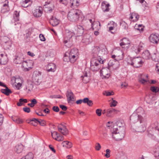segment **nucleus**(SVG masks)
Listing matches in <instances>:
<instances>
[{
  "label": "nucleus",
  "instance_id": "nucleus-1",
  "mask_svg": "<svg viewBox=\"0 0 159 159\" xmlns=\"http://www.w3.org/2000/svg\"><path fill=\"white\" fill-rule=\"evenodd\" d=\"M144 115V110L139 107L137 109L136 112L134 113L130 116V120L131 124L133 125H131L133 131L142 132L146 130L147 120L143 117Z\"/></svg>",
  "mask_w": 159,
  "mask_h": 159
},
{
  "label": "nucleus",
  "instance_id": "nucleus-2",
  "mask_svg": "<svg viewBox=\"0 0 159 159\" xmlns=\"http://www.w3.org/2000/svg\"><path fill=\"white\" fill-rule=\"evenodd\" d=\"M106 51L104 48L101 49L98 46H95L93 49V58L91 61L90 69L93 71H97L101 67V64L103 63L102 57L105 54Z\"/></svg>",
  "mask_w": 159,
  "mask_h": 159
},
{
  "label": "nucleus",
  "instance_id": "nucleus-3",
  "mask_svg": "<svg viewBox=\"0 0 159 159\" xmlns=\"http://www.w3.org/2000/svg\"><path fill=\"white\" fill-rule=\"evenodd\" d=\"M81 13L80 11L78 9L71 10L68 14L67 18L70 21L76 22L79 20Z\"/></svg>",
  "mask_w": 159,
  "mask_h": 159
},
{
  "label": "nucleus",
  "instance_id": "nucleus-4",
  "mask_svg": "<svg viewBox=\"0 0 159 159\" xmlns=\"http://www.w3.org/2000/svg\"><path fill=\"white\" fill-rule=\"evenodd\" d=\"M24 56L21 53H18L15 57L14 59V62L16 64H20L22 63V66L24 67H26L27 66L29 67L28 63L30 61L27 62L24 61Z\"/></svg>",
  "mask_w": 159,
  "mask_h": 159
},
{
  "label": "nucleus",
  "instance_id": "nucleus-5",
  "mask_svg": "<svg viewBox=\"0 0 159 159\" xmlns=\"http://www.w3.org/2000/svg\"><path fill=\"white\" fill-rule=\"evenodd\" d=\"M56 3L55 0H48L45 2L43 6V8L45 12H51L55 8Z\"/></svg>",
  "mask_w": 159,
  "mask_h": 159
},
{
  "label": "nucleus",
  "instance_id": "nucleus-6",
  "mask_svg": "<svg viewBox=\"0 0 159 159\" xmlns=\"http://www.w3.org/2000/svg\"><path fill=\"white\" fill-rule=\"evenodd\" d=\"M127 62L128 64L136 68L142 66L143 63L141 58L139 57L127 60Z\"/></svg>",
  "mask_w": 159,
  "mask_h": 159
},
{
  "label": "nucleus",
  "instance_id": "nucleus-7",
  "mask_svg": "<svg viewBox=\"0 0 159 159\" xmlns=\"http://www.w3.org/2000/svg\"><path fill=\"white\" fill-rule=\"evenodd\" d=\"M125 131L121 130H112V136L113 139L116 141H120L123 139L125 136Z\"/></svg>",
  "mask_w": 159,
  "mask_h": 159
},
{
  "label": "nucleus",
  "instance_id": "nucleus-8",
  "mask_svg": "<svg viewBox=\"0 0 159 159\" xmlns=\"http://www.w3.org/2000/svg\"><path fill=\"white\" fill-rule=\"evenodd\" d=\"M42 78L41 72L38 71H35L34 72L32 79L33 82L35 84H39L42 81Z\"/></svg>",
  "mask_w": 159,
  "mask_h": 159
},
{
  "label": "nucleus",
  "instance_id": "nucleus-9",
  "mask_svg": "<svg viewBox=\"0 0 159 159\" xmlns=\"http://www.w3.org/2000/svg\"><path fill=\"white\" fill-rule=\"evenodd\" d=\"M125 124L123 120H118L114 124L112 127L113 130H115V131L118 130H119L122 131H125Z\"/></svg>",
  "mask_w": 159,
  "mask_h": 159
},
{
  "label": "nucleus",
  "instance_id": "nucleus-10",
  "mask_svg": "<svg viewBox=\"0 0 159 159\" xmlns=\"http://www.w3.org/2000/svg\"><path fill=\"white\" fill-rule=\"evenodd\" d=\"M2 45L5 49H9L11 46V42L9 38L6 36H4L1 39Z\"/></svg>",
  "mask_w": 159,
  "mask_h": 159
},
{
  "label": "nucleus",
  "instance_id": "nucleus-11",
  "mask_svg": "<svg viewBox=\"0 0 159 159\" xmlns=\"http://www.w3.org/2000/svg\"><path fill=\"white\" fill-rule=\"evenodd\" d=\"M153 129V131L154 132L157 131L155 132V134L157 133V135H156L157 138V139L158 141L159 142V124L157 122H156L152 124L149 127L148 129V131H150L151 129Z\"/></svg>",
  "mask_w": 159,
  "mask_h": 159
},
{
  "label": "nucleus",
  "instance_id": "nucleus-12",
  "mask_svg": "<svg viewBox=\"0 0 159 159\" xmlns=\"http://www.w3.org/2000/svg\"><path fill=\"white\" fill-rule=\"evenodd\" d=\"M149 40L153 43H157L159 40V35L157 33L152 34L149 37Z\"/></svg>",
  "mask_w": 159,
  "mask_h": 159
},
{
  "label": "nucleus",
  "instance_id": "nucleus-13",
  "mask_svg": "<svg viewBox=\"0 0 159 159\" xmlns=\"http://www.w3.org/2000/svg\"><path fill=\"white\" fill-rule=\"evenodd\" d=\"M110 70L108 68H102L100 71L101 75L105 78H108L110 77Z\"/></svg>",
  "mask_w": 159,
  "mask_h": 159
},
{
  "label": "nucleus",
  "instance_id": "nucleus-14",
  "mask_svg": "<svg viewBox=\"0 0 159 159\" xmlns=\"http://www.w3.org/2000/svg\"><path fill=\"white\" fill-rule=\"evenodd\" d=\"M148 76L146 74H140L139 77V81L143 84H145L146 83L149 81Z\"/></svg>",
  "mask_w": 159,
  "mask_h": 159
},
{
  "label": "nucleus",
  "instance_id": "nucleus-15",
  "mask_svg": "<svg viewBox=\"0 0 159 159\" xmlns=\"http://www.w3.org/2000/svg\"><path fill=\"white\" fill-rule=\"evenodd\" d=\"M43 12L42 7H39L38 9H36L33 11V15L35 17H39L41 16Z\"/></svg>",
  "mask_w": 159,
  "mask_h": 159
},
{
  "label": "nucleus",
  "instance_id": "nucleus-16",
  "mask_svg": "<svg viewBox=\"0 0 159 159\" xmlns=\"http://www.w3.org/2000/svg\"><path fill=\"white\" fill-rule=\"evenodd\" d=\"M74 28L78 36L82 35L84 32V28L80 25H77Z\"/></svg>",
  "mask_w": 159,
  "mask_h": 159
},
{
  "label": "nucleus",
  "instance_id": "nucleus-17",
  "mask_svg": "<svg viewBox=\"0 0 159 159\" xmlns=\"http://www.w3.org/2000/svg\"><path fill=\"white\" fill-rule=\"evenodd\" d=\"M66 95L68 102L69 103L71 101H74V95L71 91H67Z\"/></svg>",
  "mask_w": 159,
  "mask_h": 159
},
{
  "label": "nucleus",
  "instance_id": "nucleus-18",
  "mask_svg": "<svg viewBox=\"0 0 159 159\" xmlns=\"http://www.w3.org/2000/svg\"><path fill=\"white\" fill-rule=\"evenodd\" d=\"M63 127H61L60 125L58 127V131L60 132L63 135H66L68 134V131L65 126L61 124Z\"/></svg>",
  "mask_w": 159,
  "mask_h": 159
},
{
  "label": "nucleus",
  "instance_id": "nucleus-19",
  "mask_svg": "<svg viewBox=\"0 0 159 159\" xmlns=\"http://www.w3.org/2000/svg\"><path fill=\"white\" fill-rule=\"evenodd\" d=\"M56 70V65L52 63L48 64L47 67V70L48 72H54Z\"/></svg>",
  "mask_w": 159,
  "mask_h": 159
},
{
  "label": "nucleus",
  "instance_id": "nucleus-20",
  "mask_svg": "<svg viewBox=\"0 0 159 159\" xmlns=\"http://www.w3.org/2000/svg\"><path fill=\"white\" fill-rule=\"evenodd\" d=\"M8 61L7 57L6 55L4 56L3 54H1L0 55V64L2 65L6 64Z\"/></svg>",
  "mask_w": 159,
  "mask_h": 159
},
{
  "label": "nucleus",
  "instance_id": "nucleus-21",
  "mask_svg": "<svg viewBox=\"0 0 159 159\" xmlns=\"http://www.w3.org/2000/svg\"><path fill=\"white\" fill-rule=\"evenodd\" d=\"M20 4L22 7L26 8L31 6L32 2L31 0H25L21 2Z\"/></svg>",
  "mask_w": 159,
  "mask_h": 159
},
{
  "label": "nucleus",
  "instance_id": "nucleus-22",
  "mask_svg": "<svg viewBox=\"0 0 159 159\" xmlns=\"http://www.w3.org/2000/svg\"><path fill=\"white\" fill-rule=\"evenodd\" d=\"M121 41L122 42L120 43V45L122 48H125L128 46L129 43L126 38H123Z\"/></svg>",
  "mask_w": 159,
  "mask_h": 159
},
{
  "label": "nucleus",
  "instance_id": "nucleus-23",
  "mask_svg": "<svg viewBox=\"0 0 159 159\" xmlns=\"http://www.w3.org/2000/svg\"><path fill=\"white\" fill-rule=\"evenodd\" d=\"M34 84L33 82L30 80H27V83L26 85L25 88V90H28L29 91H31L33 89Z\"/></svg>",
  "mask_w": 159,
  "mask_h": 159
},
{
  "label": "nucleus",
  "instance_id": "nucleus-24",
  "mask_svg": "<svg viewBox=\"0 0 159 159\" xmlns=\"http://www.w3.org/2000/svg\"><path fill=\"white\" fill-rule=\"evenodd\" d=\"M50 23L53 26H55L59 24L58 20L56 18L52 16L50 20Z\"/></svg>",
  "mask_w": 159,
  "mask_h": 159
},
{
  "label": "nucleus",
  "instance_id": "nucleus-25",
  "mask_svg": "<svg viewBox=\"0 0 159 159\" xmlns=\"http://www.w3.org/2000/svg\"><path fill=\"white\" fill-rule=\"evenodd\" d=\"M24 148L23 145L21 144H19L17 145L15 148V151L17 153H20L21 152Z\"/></svg>",
  "mask_w": 159,
  "mask_h": 159
},
{
  "label": "nucleus",
  "instance_id": "nucleus-26",
  "mask_svg": "<svg viewBox=\"0 0 159 159\" xmlns=\"http://www.w3.org/2000/svg\"><path fill=\"white\" fill-rule=\"evenodd\" d=\"M151 57L152 59L155 61H159V54L157 52H154L152 53Z\"/></svg>",
  "mask_w": 159,
  "mask_h": 159
},
{
  "label": "nucleus",
  "instance_id": "nucleus-27",
  "mask_svg": "<svg viewBox=\"0 0 159 159\" xmlns=\"http://www.w3.org/2000/svg\"><path fill=\"white\" fill-rule=\"evenodd\" d=\"M151 54L148 50H146L142 54V57L145 59H149L151 57Z\"/></svg>",
  "mask_w": 159,
  "mask_h": 159
},
{
  "label": "nucleus",
  "instance_id": "nucleus-28",
  "mask_svg": "<svg viewBox=\"0 0 159 159\" xmlns=\"http://www.w3.org/2000/svg\"><path fill=\"white\" fill-rule=\"evenodd\" d=\"M110 6L109 4H106L102 2V8L104 12H108L109 11Z\"/></svg>",
  "mask_w": 159,
  "mask_h": 159
},
{
  "label": "nucleus",
  "instance_id": "nucleus-29",
  "mask_svg": "<svg viewBox=\"0 0 159 159\" xmlns=\"http://www.w3.org/2000/svg\"><path fill=\"white\" fill-rule=\"evenodd\" d=\"M78 58V56L69 55V60L71 63H74Z\"/></svg>",
  "mask_w": 159,
  "mask_h": 159
},
{
  "label": "nucleus",
  "instance_id": "nucleus-30",
  "mask_svg": "<svg viewBox=\"0 0 159 159\" xmlns=\"http://www.w3.org/2000/svg\"><path fill=\"white\" fill-rule=\"evenodd\" d=\"M154 155L156 157L159 159V146H156L153 149Z\"/></svg>",
  "mask_w": 159,
  "mask_h": 159
},
{
  "label": "nucleus",
  "instance_id": "nucleus-31",
  "mask_svg": "<svg viewBox=\"0 0 159 159\" xmlns=\"http://www.w3.org/2000/svg\"><path fill=\"white\" fill-rule=\"evenodd\" d=\"M117 111L114 108L109 109L107 110V114L106 116L107 117H110L111 114L112 113H116Z\"/></svg>",
  "mask_w": 159,
  "mask_h": 159
},
{
  "label": "nucleus",
  "instance_id": "nucleus-32",
  "mask_svg": "<svg viewBox=\"0 0 159 159\" xmlns=\"http://www.w3.org/2000/svg\"><path fill=\"white\" fill-rule=\"evenodd\" d=\"M5 87V89H2L1 90V92L7 95H9L10 93H12V92L7 86Z\"/></svg>",
  "mask_w": 159,
  "mask_h": 159
},
{
  "label": "nucleus",
  "instance_id": "nucleus-33",
  "mask_svg": "<svg viewBox=\"0 0 159 159\" xmlns=\"http://www.w3.org/2000/svg\"><path fill=\"white\" fill-rule=\"evenodd\" d=\"M61 144L63 147H65L67 148H71L72 146V143L67 141L63 142Z\"/></svg>",
  "mask_w": 159,
  "mask_h": 159
},
{
  "label": "nucleus",
  "instance_id": "nucleus-34",
  "mask_svg": "<svg viewBox=\"0 0 159 159\" xmlns=\"http://www.w3.org/2000/svg\"><path fill=\"white\" fill-rule=\"evenodd\" d=\"M69 55H79L78 50L76 48H74L72 49L69 52Z\"/></svg>",
  "mask_w": 159,
  "mask_h": 159
},
{
  "label": "nucleus",
  "instance_id": "nucleus-35",
  "mask_svg": "<svg viewBox=\"0 0 159 159\" xmlns=\"http://www.w3.org/2000/svg\"><path fill=\"white\" fill-rule=\"evenodd\" d=\"M8 10L9 8L8 5L6 3H5L3 4L1 10V11L2 13H4L7 11H8Z\"/></svg>",
  "mask_w": 159,
  "mask_h": 159
},
{
  "label": "nucleus",
  "instance_id": "nucleus-36",
  "mask_svg": "<svg viewBox=\"0 0 159 159\" xmlns=\"http://www.w3.org/2000/svg\"><path fill=\"white\" fill-rule=\"evenodd\" d=\"M84 103H87L89 106H92L93 104V102L92 100H89V98H84Z\"/></svg>",
  "mask_w": 159,
  "mask_h": 159
},
{
  "label": "nucleus",
  "instance_id": "nucleus-37",
  "mask_svg": "<svg viewBox=\"0 0 159 159\" xmlns=\"http://www.w3.org/2000/svg\"><path fill=\"white\" fill-rule=\"evenodd\" d=\"M11 118L13 121L17 123L20 124L23 122L22 120L20 119L17 117L13 116H12Z\"/></svg>",
  "mask_w": 159,
  "mask_h": 159
},
{
  "label": "nucleus",
  "instance_id": "nucleus-38",
  "mask_svg": "<svg viewBox=\"0 0 159 159\" xmlns=\"http://www.w3.org/2000/svg\"><path fill=\"white\" fill-rule=\"evenodd\" d=\"M70 3L71 4V7L74 6H78L79 5V0H70Z\"/></svg>",
  "mask_w": 159,
  "mask_h": 159
},
{
  "label": "nucleus",
  "instance_id": "nucleus-39",
  "mask_svg": "<svg viewBox=\"0 0 159 159\" xmlns=\"http://www.w3.org/2000/svg\"><path fill=\"white\" fill-rule=\"evenodd\" d=\"M19 12L15 11L13 15V17L14 19V20L18 21L19 20Z\"/></svg>",
  "mask_w": 159,
  "mask_h": 159
},
{
  "label": "nucleus",
  "instance_id": "nucleus-40",
  "mask_svg": "<svg viewBox=\"0 0 159 159\" xmlns=\"http://www.w3.org/2000/svg\"><path fill=\"white\" fill-rule=\"evenodd\" d=\"M81 77L83 78V80H85L84 82L87 83L88 82V78L87 76V73L86 72H84L83 75L81 76Z\"/></svg>",
  "mask_w": 159,
  "mask_h": 159
},
{
  "label": "nucleus",
  "instance_id": "nucleus-41",
  "mask_svg": "<svg viewBox=\"0 0 159 159\" xmlns=\"http://www.w3.org/2000/svg\"><path fill=\"white\" fill-rule=\"evenodd\" d=\"M33 120L37 121L38 122H39L41 126H44L46 125V122L44 120H39L38 119L35 118H33Z\"/></svg>",
  "mask_w": 159,
  "mask_h": 159
},
{
  "label": "nucleus",
  "instance_id": "nucleus-42",
  "mask_svg": "<svg viewBox=\"0 0 159 159\" xmlns=\"http://www.w3.org/2000/svg\"><path fill=\"white\" fill-rule=\"evenodd\" d=\"M150 90L153 93H157L159 91V89L158 87L152 86L151 87Z\"/></svg>",
  "mask_w": 159,
  "mask_h": 159
},
{
  "label": "nucleus",
  "instance_id": "nucleus-43",
  "mask_svg": "<svg viewBox=\"0 0 159 159\" xmlns=\"http://www.w3.org/2000/svg\"><path fill=\"white\" fill-rule=\"evenodd\" d=\"M117 61H116L115 59H112L110 60L108 63V66L109 67L113 66L115 63L117 62Z\"/></svg>",
  "mask_w": 159,
  "mask_h": 159
},
{
  "label": "nucleus",
  "instance_id": "nucleus-44",
  "mask_svg": "<svg viewBox=\"0 0 159 159\" xmlns=\"http://www.w3.org/2000/svg\"><path fill=\"white\" fill-rule=\"evenodd\" d=\"M55 139L58 141H62L64 139V137L58 134V136L56 138H55Z\"/></svg>",
  "mask_w": 159,
  "mask_h": 159
},
{
  "label": "nucleus",
  "instance_id": "nucleus-45",
  "mask_svg": "<svg viewBox=\"0 0 159 159\" xmlns=\"http://www.w3.org/2000/svg\"><path fill=\"white\" fill-rule=\"evenodd\" d=\"M117 102L115 100H113V98H112L111 99V101L110 103V106L111 107H115L117 105Z\"/></svg>",
  "mask_w": 159,
  "mask_h": 159
},
{
  "label": "nucleus",
  "instance_id": "nucleus-46",
  "mask_svg": "<svg viewBox=\"0 0 159 159\" xmlns=\"http://www.w3.org/2000/svg\"><path fill=\"white\" fill-rule=\"evenodd\" d=\"M141 49L139 46H134L133 47V50L136 53H138L140 52Z\"/></svg>",
  "mask_w": 159,
  "mask_h": 159
},
{
  "label": "nucleus",
  "instance_id": "nucleus-47",
  "mask_svg": "<svg viewBox=\"0 0 159 159\" xmlns=\"http://www.w3.org/2000/svg\"><path fill=\"white\" fill-rule=\"evenodd\" d=\"M33 118L30 120V122H29L30 124L33 125L34 126H36L37 125V121L33 120Z\"/></svg>",
  "mask_w": 159,
  "mask_h": 159
},
{
  "label": "nucleus",
  "instance_id": "nucleus-48",
  "mask_svg": "<svg viewBox=\"0 0 159 159\" xmlns=\"http://www.w3.org/2000/svg\"><path fill=\"white\" fill-rule=\"evenodd\" d=\"M58 133L56 131H53L51 132V135L53 138L55 139V138L57 137L58 135Z\"/></svg>",
  "mask_w": 159,
  "mask_h": 159
},
{
  "label": "nucleus",
  "instance_id": "nucleus-49",
  "mask_svg": "<svg viewBox=\"0 0 159 159\" xmlns=\"http://www.w3.org/2000/svg\"><path fill=\"white\" fill-rule=\"evenodd\" d=\"M110 150L109 149H107L106 152V153L105 154V156L107 158H109L110 157Z\"/></svg>",
  "mask_w": 159,
  "mask_h": 159
},
{
  "label": "nucleus",
  "instance_id": "nucleus-50",
  "mask_svg": "<svg viewBox=\"0 0 159 159\" xmlns=\"http://www.w3.org/2000/svg\"><path fill=\"white\" fill-rule=\"evenodd\" d=\"M102 110L100 109H98L96 111V113L98 116H100L102 114Z\"/></svg>",
  "mask_w": 159,
  "mask_h": 159
},
{
  "label": "nucleus",
  "instance_id": "nucleus-51",
  "mask_svg": "<svg viewBox=\"0 0 159 159\" xmlns=\"http://www.w3.org/2000/svg\"><path fill=\"white\" fill-rule=\"evenodd\" d=\"M32 105L34 107L35 105L37 103V101L35 99H33L30 101Z\"/></svg>",
  "mask_w": 159,
  "mask_h": 159
},
{
  "label": "nucleus",
  "instance_id": "nucleus-52",
  "mask_svg": "<svg viewBox=\"0 0 159 159\" xmlns=\"http://www.w3.org/2000/svg\"><path fill=\"white\" fill-rule=\"evenodd\" d=\"M4 116L3 115L0 114V126H1L3 122Z\"/></svg>",
  "mask_w": 159,
  "mask_h": 159
},
{
  "label": "nucleus",
  "instance_id": "nucleus-53",
  "mask_svg": "<svg viewBox=\"0 0 159 159\" xmlns=\"http://www.w3.org/2000/svg\"><path fill=\"white\" fill-rule=\"evenodd\" d=\"M151 97H149L147 101V103L150 104H152L154 102V101L153 100H151Z\"/></svg>",
  "mask_w": 159,
  "mask_h": 159
},
{
  "label": "nucleus",
  "instance_id": "nucleus-54",
  "mask_svg": "<svg viewBox=\"0 0 159 159\" xmlns=\"http://www.w3.org/2000/svg\"><path fill=\"white\" fill-rule=\"evenodd\" d=\"M134 17L135 18V20H133V21L134 22H135L138 20L139 18V16L137 14L135 13H134Z\"/></svg>",
  "mask_w": 159,
  "mask_h": 159
},
{
  "label": "nucleus",
  "instance_id": "nucleus-55",
  "mask_svg": "<svg viewBox=\"0 0 159 159\" xmlns=\"http://www.w3.org/2000/svg\"><path fill=\"white\" fill-rule=\"evenodd\" d=\"M23 109L25 112L27 113H29L30 111V108L28 107H24Z\"/></svg>",
  "mask_w": 159,
  "mask_h": 159
},
{
  "label": "nucleus",
  "instance_id": "nucleus-56",
  "mask_svg": "<svg viewBox=\"0 0 159 159\" xmlns=\"http://www.w3.org/2000/svg\"><path fill=\"white\" fill-rule=\"evenodd\" d=\"M52 109L53 111L56 112H58L59 111V108L57 106H53Z\"/></svg>",
  "mask_w": 159,
  "mask_h": 159
},
{
  "label": "nucleus",
  "instance_id": "nucleus-57",
  "mask_svg": "<svg viewBox=\"0 0 159 159\" xmlns=\"http://www.w3.org/2000/svg\"><path fill=\"white\" fill-rule=\"evenodd\" d=\"M101 148V146L100 144L99 143H96V144L95 146L96 149L97 151H99L100 150Z\"/></svg>",
  "mask_w": 159,
  "mask_h": 159
},
{
  "label": "nucleus",
  "instance_id": "nucleus-58",
  "mask_svg": "<svg viewBox=\"0 0 159 159\" xmlns=\"http://www.w3.org/2000/svg\"><path fill=\"white\" fill-rule=\"evenodd\" d=\"M39 38L41 41H44L46 40L44 35L42 34H41L39 35Z\"/></svg>",
  "mask_w": 159,
  "mask_h": 159
},
{
  "label": "nucleus",
  "instance_id": "nucleus-59",
  "mask_svg": "<svg viewBox=\"0 0 159 159\" xmlns=\"http://www.w3.org/2000/svg\"><path fill=\"white\" fill-rule=\"evenodd\" d=\"M121 85L122 88L125 89L128 86V84L126 82H124L123 83H122L121 84Z\"/></svg>",
  "mask_w": 159,
  "mask_h": 159
},
{
  "label": "nucleus",
  "instance_id": "nucleus-60",
  "mask_svg": "<svg viewBox=\"0 0 159 159\" xmlns=\"http://www.w3.org/2000/svg\"><path fill=\"white\" fill-rule=\"evenodd\" d=\"M60 107L63 111H65L67 109V107L65 105H60Z\"/></svg>",
  "mask_w": 159,
  "mask_h": 159
},
{
  "label": "nucleus",
  "instance_id": "nucleus-61",
  "mask_svg": "<svg viewBox=\"0 0 159 159\" xmlns=\"http://www.w3.org/2000/svg\"><path fill=\"white\" fill-rule=\"evenodd\" d=\"M72 37V35H70L68 38V39H67V40L66 39V38H65V39L64 41V43L66 44L68 42V41H69L70 39Z\"/></svg>",
  "mask_w": 159,
  "mask_h": 159
},
{
  "label": "nucleus",
  "instance_id": "nucleus-62",
  "mask_svg": "<svg viewBox=\"0 0 159 159\" xmlns=\"http://www.w3.org/2000/svg\"><path fill=\"white\" fill-rule=\"evenodd\" d=\"M82 102L84 103V102L83 99H80L77 100L76 101V103L77 104H81Z\"/></svg>",
  "mask_w": 159,
  "mask_h": 159
},
{
  "label": "nucleus",
  "instance_id": "nucleus-63",
  "mask_svg": "<svg viewBox=\"0 0 159 159\" xmlns=\"http://www.w3.org/2000/svg\"><path fill=\"white\" fill-rule=\"evenodd\" d=\"M17 25V26L15 27L16 28H20L21 25L20 24V23H18L17 22H16L15 24V25Z\"/></svg>",
  "mask_w": 159,
  "mask_h": 159
},
{
  "label": "nucleus",
  "instance_id": "nucleus-64",
  "mask_svg": "<svg viewBox=\"0 0 159 159\" xmlns=\"http://www.w3.org/2000/svg\"><path fill=\"white\" fill-rule=\"evenodd\" d=\"M142 26V25H139L137 30L140 31H143V28Z\"/></svg>",
  "mask_w": 159,
  "mask_h": 159
}]
</instances>
